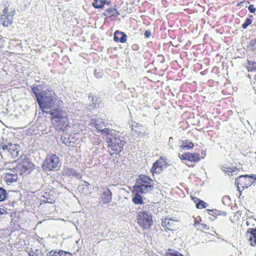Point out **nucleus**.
I'll return each mask as SVG.
<instances>
[{"mask_svg": "<svg viewBox=\"0 0 256 256\" xmlns=\"http://www.w3.org/2000/svg\"><path fill=\"white\" fill-rule=\"evenodd\" d=\"M32 92L35 95L41 110L50 114L52 124L56 130H64L69 126L68 116L62 108L64 102L52 90L47 89L39 92L38 87L34 86L32 88Z\"/></svg>", "mask_w": 256, "mask_h": 256, "instance_id": "nucleus-1", "label": "nucleus"}, {"mask_svg": "<svg viewBox=\"0 0 256 256\" xmlns=\"http://www.w3.org/2000/svg\"><path fill=\"white\" fill-rule=\"evenodd\" d=\"M44 188L43 197L46 199L48 202L52 203L62 193L63 184L58 180H52L51 182L44 186Z\"/></svg>", "mask_w": 256, "mask_h": 256, "instance_id": "nucleus-2", "label": "nucleus"}, {"mask_svg": "<svg viewBox=\"0 0 256 256\" xmlns=\"http://www.w3.org/2000/svg\"><path fill=\"white\" fill-rule=\"evenodd\" d=\"M154 180L149 176L140 174L136 179V184L133 188L140 190L144 194L151 192L154 189Z\"/></svg>", "mask_w": 256, "mask_h": 256, "instance_id": "nucleus-3", "label": "nucleus"}, {"mask_svg": "<svg viewBox=\"0 0 256 256\" xmlns=\"http://www.w3.org/2000/svg\"><path fill=\"white\" fill-rule=\"evenodd\" d=\"M136 221L143 230H148L153 224L152 214L148 211H140L138 212Z\"/></svg>", "mask_w": 256, "mask_h": 256, "instance_id": "nucleus-4", "label": "nucleus"}, {"mask_svg": "<svg viewBox=\"0 0 256 256\" xmlns=\"http://www.w3.org/2000/svg\"><path fill=\"white\" fill-rule=\"evenodd\" d=\"M60 158L55 154H48L44 161L42 168L45 172L54 171L60 165Z\"/></svg>", "mask_w": 256, "mask_h": 256, "instance_id": "nucleus-5", "label": "nucleus"}, {"mask_svg": "<svg viewBox=\"0 0 256 256\" xmlns=\"http://www.w3.org/2000/svg\"><path fill=\"white\" fill-rule=\"evenodd\" d=\"M12 168H16V172L20 174L32 168V164L26 157L21 156L17 160L12 162Z\"/></svg>", "mask_w": 256, "mask_h": 256, "instance_id": "nucleus-6", "label": "nucleus"}, {"mask_svg": "<svg viewBox=\"0 0 256 256\" xmlns=\"http://www.w3.org/2000/svg\"><path fill=\"white\" fill-rule=\"evenodd\" d=\"M108 143V152L110 155L118 154L123 150L124 142L120 137L110 138Z\"/></svg>", "mask_w": 256, "mask_h": 256, "instance_id": "nucleus-7", "label": "nucleus"}, {"mask_svg": "<svg viewBox=\"0 0 256 256\" xmlns=\"http://www.w3.org/2000/svg\"><path fill=\"white\" fill-rule=\"evenodd\" d=\"M235 184L236 185L240 196H241L244 190L248 188L253 184V179L250 175H242L236 178Z\"/></svg>", "mask_w": 256, "mask_h": 256, "instance_id": "nucleus-8", "label": "nucleus"}, {"mask_svg": "<svg viewBox=\"0 0 256 256\" xmlns=\"http://www.w3.org/2000/svg\"><path fill=\"white\" fill-rule=\"evenodd\" d=\"M9 4H5L2 14H0V24L4 27H8L13 22L14 16L15 14V10H12L8 12Z\"/></svg>", "mask_w": 256, "mask_h": 256, "instance_id": "nucleus-9", "label": "nucleus"}, {"mask_svg": "<svg viewBox=\"0 0 256 256\" xmlns=\"http://www.w3.org/2000/svg\"><path fill=\"white\" fill-rule=\"evenodd\" d=\"M20 151V146L18 144H13L12 143L0 144V152L12 157L16 158L18 155Z\"/></svg>", "mask_w": 256, "mask_h": 256, "instance_id": "nucleus-10", "label": "nucleus"}, {"mask_svg": "<svg viewBox=\"0 0 256 256\" xmlns=\"http://www.w3.org/2000/svg\"><path fill=\"white\" fill-rule=\"evenodd\" d=\"M196 229L202 231L210 230V232H204V236L206 238V240L208 242L213 241L215 236H218V234H216L215 228H214L212 226L210 228L208 226L202 222L200 224Z\"/></svg>", "mask_w": 256, "mask_h": 256, "instance_id": "nucleus-11", "label": "nucleus"}, {"mask_svg": "<svg viewBox=\"0 0 256 256\" xmlns=\"http://www.w3.org/2000/svg\"><path fill=\"white\" fill-rule=\"evenodd\" d=\"M166 159L161 156L154 163L150 172L154 174H160L164 168L166 166Z\"/></svg>", "mask_w": 256, "mask_h": 256, "instance_id": "nucleus-12", "label": "nucleus"}, {"mask_svg": "<svg viewBox=\"0 0 256 256\" xmlns=\"http://www.w3.org/2000/svg\"><path fill=\"white\" fill-rule=\"evenodd\" d=\"M179 158L182 160H186L190 162H198L200 160L198 153L184 152L182 154H179Z\"/></svg>", "mask_w": 256, "mask_h": 256, "instance_id": "nucleus-13", "label": "nucleus"}, {"mask_svg": "<svg viewBox=\"0 0 256 256\" xmlns=\"http://www.w3.org/2000/svg\"><path fill=\"white\" fill-rule=\"evenodd\" d=\"M162 226L166 231H174L176 230V222L171 218H165L162 220Z\"/></svg>", "mask_w": 256, "mask_h": 256, "instance_id": "nucleus-14", "label": "nucleus"}, {"mask_svg": "<svg viewBox=\"0 0 256 256\" xmlns=\"http://www.w3.org/2000/svg\"><path fill=\"white\" fill-rule=\"evenodd\" d=\"M102 195L100 198L103 204L110 203L112 200V193L108 188H102Z\"/></svg>", "mask_w": 256, "mask_h": 256, "instance_id": "nucleus-15", "label": "nucleus"}, {"mask_svg": "<svg viewBox=\"0 0 256 256\" xmlns=\"http://www.w3.org/2000/svg\"><path fill=\"white\" fill-rule=\"evenodd\" d=\"M132 194H134V196L132 198V201L134 204H144V200L142 194H144L135 188H133Z\"/></svg>", "mask_w": 256, "mask_h": 256, "instance_id": "nucleus-16", "label": "nucleus"}, {"mask_svg": "<svg viewBox=\"0 0 256 256\" xmlns=\"http://www.w3.org/2000/svg\"><path fill=\"white\" fill-rule=\"evenodd\" d=\"M114 40L116 42L124 43L127 40V36L124 32L118 30L114 33Z\"/></svg>", "mask_w": 256, "mask_h": 256, "instance_id": "nucleus-17", "label": "nucleus"}, {"mask_svg": "<svg viewBox=\"0 0 256 256\" xmlns=\"http://www.w3.org/2000/svg\"><path fill=\"white\" fill-rule=\"evenodd\" d=\"M16 172L12 170V172H6L4 176V180L7 183H12L17 181L18 176Z\"/></svg>", "mask_w": 256, "mask_h": 256, "instance_id": "nucleus-18", "label": "nucleus"}, {"mask_svg": "<svg viewBox=\"0 0 256 256\" xmlns=\"http://www.w3.org/2000/svg\"><path fill=\"white\" fill-rule=\"evenodd\" d=\"M246 236L252 246H256V230L250 232L246 231Z\"/></svg>", "mask_w": 256, "mask_h": 256, "instance_id": "nucleus-19", "label": "nucleus"}, {"mask_svg": "<svg viewBox=\"0 0 256 256\" xmlns=\"http://www.w3.org/2000/svg\"><path fill=\"white\" fill-rule=\"evenodd\" d=\"M246 226L248 227L247 231L250 232L256 230V219L252 217L248 218L246 221Z\"/></svg>", "mask_w": 256, "mask_h": 256, "instance_id": "nucleus-20", "label": "nucleus"}, {"mask_svg": "<svg viewBox=\"0 0 256 256\" xmlns=\"http://www.w3.org/2000/svg\"><path fill=\"white\" fill-rule=\"evenodd\" d=\"M104 14L109 18H116L120 14L116 8H109L105 10Z\"/></svg>", "mask_w": 256, "mask_h": 256, "instance_id": "nucleus-21", "label": "nucleus"}, {"mask_svg": "<svg viewBox=\"0 0 256 256\" xmlns=\"http://www.w3.org/2000/svg\"><path fill=\"white\" fill-rule=\"evenodd\" d=\"M49 256H72L70 252L60 250L58 252L55 250H52L49 252Z\"/></svg>", "mask_w": 256, "mask_h": 256, "instance_id": "nucleus-22", "label": "nucleus"}, {"mask_svg": "<svg viewBox=\"0 0 256 256\" xmlns=\"http://www.w3.org/2000/svg\"><path fill=\"white\" fill-rule=\"evenodd\" d=\"M91 126H94L98 132H100L103 126H105L104 122L102 121L98 120H92L91 122Z\"/></svg>", "mask_w": 256, "mask_h": 256, "instance_id": "nucleus-23", "label": "nucleus"}, {"mask_svg": "<svg viewBox=\"0 0 256 256\" xmlns=\"http://www.w3.org/2000/svg\"><path fill=\"white\" fill-rule=\"evenodd\" d=\"M180 148L182 150H192L194 148V144L192 142L182 140L181 141Z\"/></svg>", "mask_w": 256, "mask_h": 256, "instance_id": "nucleus-24", "label": "nucleus"}, {"mask_svg": "<svg viewBox=\"0 0 256 256\" xmlns=\"http://www.w3.org/2000/svg\"><path fill=\"white\" fill-rule=\"evenodd\" d=\"M92 6L95 8H103L104 6V2L103 0H94Z\"/></svg>", "mask_w": 256, "mask_h": 256, "instance_id": "nucleus-25", "label": "nucleus"}, {"mask_svg": "<svg viewBox=\"0 0 256 256\" xmlns=\"http://www.w3.org/2000/svg\"><path fill=\"white\" fill-rule=\"evenodd\" d=\"M246 68L248 72H256V62L248 60Z\"/></svg>", "mask_w": 256, "mask_h": 256, "instance_id": "nucleus-26", "label": "nucleus"}, {"mask_svg": "<svg viewBox=\"0 0 256 256\" xmlns=\"http://www.w3.org/2000/svg\"><path fill=\"white\" fill-rule=\"evenodd\" d=\"M100 98L92 96V106L94 108H98L100 103Z\"/></svg>", "mask_w": 256, "mask_h": 256, "instance_id": "nucleus-27", "label": "nucleus"}, {"mask_svg": "<svg viewBox=\"0 0 256 256\" xmlns=\"http://www.w3.org/2000/svg\"><path fill=\"white\" fill-rule=\"evenodd\" d=\"M240 216V212L239 211H237L236 212L233 213V214L230 216V220L232 222H235L239 220Z\"/></svg>", "mask_w": 256, "mask_h": 256, "instance_id": "nucleus-28", "label": "nucleus"}, {"mask_svg": "<svg viewBox=\"0 0 256 256\" xmlns=\"http://www.w3.org/2000/svg\"><path fill=\"white\" fill-rule=\"evenodd\" d=\"M166 256H184V255L180 252L172 250H168V251L166 253Z\"/></svg>", "mask_w": 256, "mask_h": 256, "instance_id": "nucleus-29", "label": "nucleus"}, {"mask_svg": "<svg viewBox=\"0 0 256 256\" xmlns=\"http://www.w3.org/2000/svg\"><path fill=\"white\" fill-rule=\"evenodd\" d=\"M7 192L5 189L0 188V202H3L6 198Z\"/></svg>", "mask_w": 256, "mask_h": 256, "instance_id": "nucleus-30", "label": "nucleus"}, {"mask_svg": "<svg viewBox=\"0 0 256 256\" xmlns=\"http://www.w3.org/2000/svg\"><path fill=\"white\" fill-rule=\"evenodd\" d=\"M197 200L198 201V202L196 204V206L198 208L202 209L205 208L207 204L206 202L198 198Z\"/></svg>", "mask_w": 256, "mask_h": 256, "instance_id": "nucleus-31", "label": "nucleus"}, {"mask_svg": "<svg viewBox=\"0 0 256 256\" xmlns=\"http://www.w3.org/2000/svg\"><path fill=\"white\" fill-rule=\"evenodd\" d=\"M112 130L110 129L109 128H104V129H102L100 132H101L102 134H104L105 136L108 135H112Z\"/></svg>", "mask_w": 256, "mask_h": 256, "instance_id": "nucleus-32", "label": "nucleus"}, {"mask_svg": "<svg viewBox=\"0 0 256 256\" xmlns=\"http://www.w3.org/2000/svg\"><path fill=\"white\" fill-rule=\"evenodd\" d=\"M202 222V218L200 216H198L194 218V226L196 228L199 226L200 224Z\"/></svg>", "mask_w": 256, "mask_h": 256, "instance_id": "nucleus-33", "label": "nucleus"}, {"mask_svg": "<svg viewBox=\"0 0 256 256\" xmlns=\"http://www.w3.org/2000/svg\"><path fill=\"white\" fill-rule=\"evenodd\" d=\"M252 23V20L250 18H248L246 20L245 22L242 24V28L244 29H246L247 27L251 24Z\"/></svg>", "mask_w": 256, "mask_h": 256, "instance_id": "nucleus-34", "label": "nucleus"}, {"mask_svg": "<svg viewBox=\"0 0 256 256\" xmlns=\"http://www.w3.org/2000/svg\"><path fill=\"white\" fill-rule=\"evenodd\" d=\"M208 210L209 212L208 214L210 215L214 216L216 218V216L220 214V211L216 210Z\"/></svg>", "mask_w": 256, "mask_h": 256, "instance_id": "nucleus-35", "label": "nucleus"}, {"mask_svg": "<svg viewBox=\"0 0 256 256\" xmlns=\"http://www.w3.org/2000/svg\"><path fill=\"white\" fill-rule=\"evenodd\" d=\"M8 212L6 209L0 206V216H6Z\"/></svg>", "mask_w": 256, "mask_h": 256, "instance_id": "nucleus-36", "label": "nucleus"}, {"mask_svg": "<svg viewBox=\"0 0 256 256\" xmlns=\"http://www.w3.org/2000/svg\"><path fill=\"white\" fill-rule=\"evenodd\" d=\"M252 49L254 50H256V38L252 40L250 44Z\"/></svg>", "mask_w": 256, "mask_h": 256, "instance_id": "nucleus-37", "label": "nucleus"}, {"mask_svg": "<svg viewBox=\"0 0 256 256\" xmlns=\"http://www.w3.org/2000/svg\"><path fill=\"white\" fill-rule=\"evenodd\" d=\"M6 169H8L10 170V172H12V170H14L15 172H16V168H12V162L9 163L8 166L6 165Z\"/></svg>", "mask_w": 256, "mask_h": 256, "instance_id": "nucleus-38", "label": "nucleus"}, {"mask_svg": "<svg viewBox=\"0 0 256 256\" xmlns=\"http://www.w3.org/2000/svg\"><path fill=\"white\" fill-rule=\"evenodd\" d=\"M30 256H40V253L38 250L32 251L29 254Z\"/></svg>", "mask_w": 256, "mask_h": 256, "instance_id": "nucleus-39", "label": "nucleus"}, {"mask_svg": "<svg viewBox=\"0 0 256 256\" xmlns=\"http://www.w3.org/2000/svg\"><path fill=\"white\" fill-rule=\"evenodd\" d=\"M248 9L251 13H254L256 12V8L253 4H250L248 7Z\"/></svg>", "mask_w": 256, "mask_h": 256, "instance_id": "nucleus-40", "label": "nucleus"}, {"mask_svg": "<svg viewBox=\"0 0 256 256\" xmlns=\"http://www.w3.org/2000/svg\"><path fill=\"white\" fill-rule=\"evenodd\" d=\"M144 36L146 37V38H149L150 36H151V32H150V31L149 30H146L144 32Z\"/></svg>", "mask_w": 256, "mask_h": 256, "instance_id": "nucleus-41", "label": "nucleus"}, {"mask_svg": "<svg viewBox=\"0 0 256 256\" xmlns=\"http://www.w3.org/2000/svg\"><path fill=\"white\" fill-rule=\"evenodd\" d=\"M250 176L253 179V184L254 182L256 183V175L254 174H250Z\"/></svg>", "mask_w": 256, "mask_h": 256, "instance_id": "nucleus-42", "label": "nucleus"}, {"mask_svg": "<svg viewBox=\"0 0 256 256\" xmlns=\"http://www.w3.org/2000/svg\"><path fill=\"white\" fill-rule=\"evenodd\" d=\"M103 2H104V5L105 4L110 5L111 4V2L110 0H103Z\"/></svg>", "mask_w": 256, "mask_h": 256, "instance_id": "nucleus-43", "label": "nucleus"}, {"mask_svg": "<svg viewBox=\"0 0 256 256\" xmlns=\"http://www.w3.org/2000/svg\"><path fill=\"white\" fill-rule=\"evenodd\" d=\"M254 80L255 81V82H256V74L254 76Z\"/></svg>", "mask_w": 256, "mask_h": 256, "instance_id": "nucleus-44", "label": "nucleus"}, {"mask_svg": "<svg viewBox=\"0 0 256 256\" xmlns=\"http://www.w3.org/2000/svg\"><path fill=\"white\" fill-rule=\"evenodd\" d=\"M246 0H242V2H240V4L242 3L245 2Z\"/></svg>", "mask_w": 256, "mask_h": 256, "instance_id": "nucleus-45", "label": "nucleus"}, {"mask_svg": "<svg viewBox=\"0 0 256 256\" xmlns=\"http://www.w3.org/2000/svg\"><path fill=\"white\" fill-rule=\"evenodd\" d=\"M152 256H159L156 255V254H154V255H152Z\"/></svg>", "mask_w": 256, "mask_h": 256, "instance_id": "nucleus-46", "label": "nucleus"}, {"mask_svg": "<svg viewBox=\"0 0 256 256\" xmlns=\"http://www.w3.org/2000/svg\"><path fill=\"white\" fill-rule=\"evenodd\" d=\"M250 18H252V16H252V15H250Z\"/></svg>", "mask_w": 256, "mask_h": 256, "instance_id": "nucleus-47", "label": "nucleus"}, {"mask_svg": "<svg viewBox=\"0 0 256 256\" xmlns=\"http://www.w3.org/2000/svg\"><path fill=\"white\" fill-rule=\"evenodd\" d=\"M47 256H49V252L47 254Z\"/></svg>", "mask_w": 256, "mask_h": 256, "instance_id": "nucleus-48", "label": "nucleus"}]
</instances>
